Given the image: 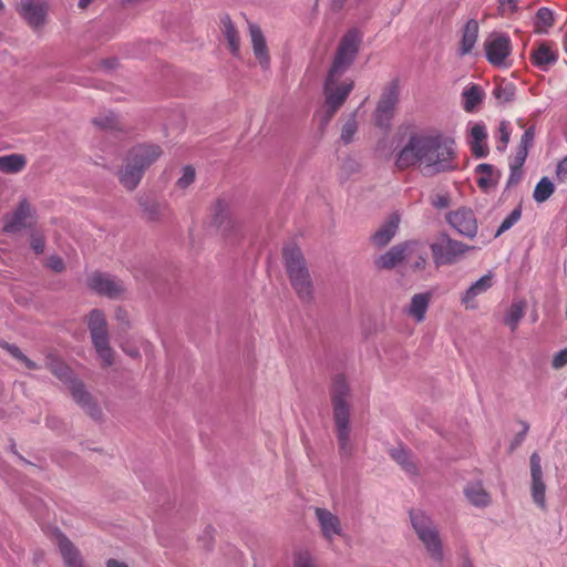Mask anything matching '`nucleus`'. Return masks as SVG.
Returning <instances> with one entry per match:
<instances>
[{"label":"nucleus","instance_id":"obj_1","mask_svg":"<svg viewBox=\"0 0 567 567\" xmlns=\"http://www.w3.org/2000/svg\"><path fill=\"white\" fill-rule=\"evenodd\" d=\"M360 41L361 39L357 30L349 31L340 41L333 63L323 84L322 127L329 124L353 90V80L344 78V73L354 61Z\"/></svg>","mask_w":567,"mask_h":567},{"label":"nucleus","instance_id":"obj_2","mask_svg":"<svg viewBox=\"0 0 567 567\" xmlns=\"http://www.w3.org/2000/svg\"><path fill=\"white\" fill-rule=\"evenodd\" d=\"M454 141L441 135L414 134L399 152L395 165L408 168L419 164L426 174L452 171L454 164Z\"/></svg>","mask_w":567,"mask_h":567},{"label":"nucleus","instance_id":"obj_3","mask_svg":"<svg viewBox=\"0 0 567 567\" xmlns=\"http://www.w3.org/2000/svg\"><path fill=\"white\" fill-rule=\"evenodd\" d=\"M349 395L350 386L346 377L337 375L332 382L331 400L339 453L342 457H350L354 452V443L351 439Z\"/></svg>","mask_w":567,"mask_h":567},{"label":"nucleus","instance_id":"obj_4","mask_svg":"<svg viewBox=\"0 0 567 567\" xmlns=\"http://www.w3.org/2000/svg\"><path fill=\"white\" fill-rule=\"evenodd\" d=\"M162 155L158 145L141 144L133 147L127 156L125 166L120 172V182L128 190L140 184L144 172Z\"/></svg>","mask_w":567,"mask_h":567},{"label":"nucleus","instance_id":"obj_5","mask_svg":"<svg viewBox=\"0 0 567 567\" xmlns=\"http://www.w3.org/2000/svg\"><path fill=\"white\" fill-rule=\"evenodd\" d=\"M284 260L290 282L298 297L303 301H310L313 296V285L301 250L293 245L286 246L284 248Z\"/></svg>","mask_w":567,"mask_h":567},{"label":"nucleus","instance_id":"obj_6","mask_svg":"<svg viewBox=\"0 0 567 567\" xmlns=\"http://www.w3.org/2000/svg\"><path fill=\"white\" fill-rule=\"evenodd\" d=\"M410 519L417 537L425 546L430 556L440 561L443 557L442 543L439 530L433 520L423 511L413 509L410 512Z\"/></svg>","mask_w":567,"mask_h":567},{"label":"nucleus","instance_id":"obj_7","mask_svg":"<svg viewBox=\"0 0 567 567\" xmlns=\"http://www.w3.org/2000/svg\"><path fill=\"white\" fill-rule=\"evenodd\" d=\"M87 327L92 343L103 365L111 367L114 363V352L110 347L107 323L104 313L99 309H93L87 316Z\"/></svg>","mask_w":567,"mask_h":567},{"label":"nucleus","instance_id":"obj_8","mask_svg":"<svg viewBox=\"0 0 567 567\" xmlns=\"http://www.w3.org/2000/svg\"><path fill=\"white\" fill-rule=\"evenodd\" d=\"M47 365L50 369V371L54 375H56L62 382L69 384V389L73 399L83 408L89 409L90 413L95 416L93 411H95L96 408L95 405L91 404L90 394L85 391L83 383L73 378L70 368L65 365L62 361L52 357L48 358Z\"/></svg>","mask_w":567,"mask_h":567},{"label":"nucleus","instance_id":"obj_9","mask_svg":"<svg viewBox=\"0 0 567 567\" xmlns=\"http://www.w3.org/2000/svg\"><path fill=\"white\" fill-rule=\"evenodd\" d=\"M399 85L394 82L383 90L373 114V121L377 127L384 131L391 127L395 106L399 102Z\"/></svg>","mask_w":567,"mask_h":567},{"label":"nucleus","instance_id":"obj_10","mask_svg":"<svg viewBox=\"0 0 567 567\" xmlns=\"http://www.w3.org/2000/svg\"><path fill=\"white\" fill-rule=\"evenodd\" d=\"M470 249V246L449 237H444L431 245V250L436 265L454 264Z\"/></svg>","mask_w":567,"mask_h":567},{"label":"nucleus","instance_id":"obj_11","mask_svg":"<svg viewBox=\"0 0 567 567\" xmlns=\"http://www.w3.org/2000/svg\"><path fill=\"white\" fill-rule=\"evenodd\" d=\"M530 466V496L534 504L542 511H547L546 484L542 468V458L538 453H533L529 458Z\"/></svg>","mask_w":567,"mask_h":567},{"label":"nucleus","instance_id":"obj_12","mask_svg":"<svg viewBox=\"0 0 567 567\" xmlns=\"http://www.w3.org/2000/svg\"><path fill=\"white\" fill-rule=\"evenodd\" d=\"M487 61L495 66H507L506 58L512 51L511 39L503 33H493L484 42Z\"/></svg>","mask_w":567,"mask_h":567},{"label":"nucleus","instance_id":"obj_13","mask_svg":"<svg viewBox=\"0 0 567 567\" xmlns=\"http://www.w3.org/2000/svg\"><path fill=\"white\" fill-rule=\"evenodd\" d=\"M446 220L462 236L474 238L477 234V220L470 208L461 207L449 213Z\"/></svg>","mask_w":567,"mask_h":567},{"label":"nucleus","instance_id":"obj_14","mask_svg":"<svg viewBox=\"0 0 567 567\" xmlns=\"http://www.w3.org/2000/svg\"><path fill=\"white\" fill-rule=\"evenodd\" d=\"M417 250L416 241H406L399 244L390 248L385 254L381 255L377 260L375 265L380 269H392L400 262L410 260L413 254Z\"/></svg>","mask_w":567,"mask_h":567},{"label":"nucleus","instance_id":"obj_15","mask_svg":"<svg viewBox=\"0 0 567 567\" xmlns=\"http://www.w3.org/2000/svg\"><path fill=\"white\" fill-rule=\"evenodd\" d=\"M87 285L99 295H103L109 298H118L125 291V287L122 281L103 272L92 274L87 279Z\"/></svg>","mask_w":567,"mask_h":567},{"label":"nucleus","instance_id":"obj_16","mask_svg":"<svg viewBox=\"0 0 567 567\" xmlns=\"http://www.w3.org/2000/svg\"><path fill=\"white\" fill-rule=\"evenodd\" d=\"M17 10L32 28H39L45 22L48 6L43 0H21Z\"/></svg>","mask_w":567,"mask_h":567},{"label":"nucleus","instance_id":"obj_17","mask_svg":"<svg viewBox=\"0 0 567 567\" xmlns=\"http://www.w3.org/2000/svg\"><path fill=\"white\" fill-rule=\"evenodd\" d=\"M468 131V145L472 154L476 158L486 157L489 153L486 125L483 122H470Z\"/></svg>","mask_w":567,"mask_h":567},{"label":"nucleus","instance_id":"obj_18","mask_svg":"<svg viewBox=\"0 0 567 567\" xmlns=\"http://www.w3.org/2000/svg\"><path fill=\"white\" fill-rule=\"evenodd\" d=\"M52 539L59 548L64 567H80L84 564L80 550L60 530L53 532Z\"/></svg>","mask_w":567,"mask_h":567},{"label":"nucleus","instance_id":"obj_19","mask_svg":"<svg viewBox=\"0 0 567 567\" xmlns=\"http://www.w3.org/2000/svg\"><path fill=\"white\" fill-rule=\"evenodd\" d=\"M315 515L324 539L332 542L336 537L342 535L341 522L337 515L321 507L315 508Z\"/></svg>","mask_w":567,"mask_h":567},{"label":"nucleus","instance_id":"obj_20","mask_svg":"<svg viewBox=\"0 0 567 567\" xmlns=\"http://www.w3.org/2000/svg\"><path fill=\"white\" fill-rule=\"evenodd\" d=\"M32 217L30 204L23 199L19 203L16 210L6 218L3 230L6 233H17L29 226L28 219Z\"/></svg>","mask_w":567,"mask_h":567},{"label":"nucleus","instance_id":"obj_21","mask_svg":"<svg viewBox=\"0 0 567 567\" xmlns=\"http://www.w3.org/2000/svg\"><path fill=\"white\" fill-rule=\"evenodd\" d=\"M494 285V276L488 272L476 280L461 297L462 303L467 309H475L477 303L475 298L480 295L485 293Z\"/></svg>","mask_w":567,"mask_h":567},{"label":"nucleus","instance_id":"obj_22","mask_svg":"<svg viewBox=\"0 0 567 567\" xmlns=\"http://www.w3.org/2000/svg\"><path fill=\"white\" fill-rule=\"evenodd\" d=\"M249 34L255 58L258 60L262 69H267L269 66L270 58L268 53L266 39L260 28L254 23H250Z\"/></svg>","mask_w":567,"mask_h":567},{"label":"nucleus","instance_id":"obj_23","mask_svg":"<svg viewBox=\"0 0 567 567\" xmlns=\"http://www.w3.org/2000/svg\"><path fill=\"white\" fill-rule=\"evenodd\" d=\"M400 225V216L392 214L389 218L380 226V228L372 235L371 240L378 247L388 245L391 239L395 236Z\"/></svg>","mask_w":567,"mask_h":567},{"label":"nucleus","instance_id":"obj_24","mask_svg":"<svg viewBox=\"0 0 567 567\" xmlns=\"http://www.w3.org/2000/svg\"><path fill=\"white\" fill-rule=\"evenodd\" d=\"M533 62L543 71H547L558 59L557 49L548 42H543L534 50Z\"/></svg>","mask_w":567,"mask_h":567},{"label":"nucleus","instance_id":"obj_25","mask_svg":"<svg viewBox=\"0 0 567 567\" xmlns=\"http://www.w3.org/2000/svg\"><path fill=\"white\" fill-rule=\"evenodd\" d=\"M485 97L484 90L477 84H468L462 92L463 109L467 113L476 111Z\"/></svg>","mask_w":567,"mask_h":567},{"label":"nucleus","instance_id":"obj_26","mask_svg":"<svg viewBox=\"0 0 567 567\" xmlns=\"http://www.w3.org/2000/svg\"><path fill=\"white\" fill-rule=\"evenodd\" d=\"M219 27H220L221 34L224 35L225 40L228 43V48H229L230 52L234 55H238L239 48H240V39H239L238 31L234 27L230 18L228 16H223L220 18Z\"/></svg>","mask_w":567,"mask_h":567},{"label":"nucleus","instance_id":"obj_27","mask_svg":"<svg viewBox=\"0 0 567 567\" xmlns=\"http://www.w3.org/2000/svg\"><path fill=\"white\" fill-rule=\"evenodd\" d=\"M478 37V23L476 20L471 19L464 25L463 35L460 47V55L470 54L475 47Z\"/></svg>","mask_w":567,"mask_h":567},{"label":"nucleus","instance_id":"obj_28","mask_svg":"<svg viewBox=\"0 0 567 567\" xmlns=\"http://www.w3.org/2000/svg\"><path fill=\"white\" fill-rule=\"evenodd\" d=\"M464 493L467 501L476 507H486L491 503V496L481 483L468 484Z\"/></svg>","mask_w":567,"mask_h":567},{"label":"nucleus","instance_id":"obj_29","mask_svg":"<svg viewBox=\"0 0 567 567\" xmlns=\"http://www.w3.org/2000/svg\"><path fill=\"white\" fill-rule=\"evenodd\" d=\"M477 184L482 189L494 187L499 178V173L491 164H480L476 166Z\"/></svg>","mask_w":567,"mask_h":567},{"label":"nucleus","instance_id":"obj_30","mask_svg":"<svg viewBox=\"0 0 567 567\" xmlns=\"http://www.w3.org/2000/svg\"><path fill=\"white\" fill-rule=\"evenodd\" d=\"M430 295L417 293L411 299L408 308V313L413 317L417 322H421L425 318L426 310L429 308Z\"/></svg>","mask_w":567,"mask_h":567},{"label":"nucleus","instance_id":"obj_31","mask_svg":"<svg viewBox=\"0 0 567 567\" xmlns=\"http://www.w3.org/2000/svg\"><path fill=\"white\" fill-rule=\"evenodd\" d=\"M526 302L524 300L514 301L507 309L504 316V323L512 330L515 331L523 317L525 316Z\"/></svg>","mask_w":567,"mask_h":567},{"label":"nucleus","instance_id":"obj_32","mask_svg":"<svg viewBox=\"0 0 567 567\" xmlns=\"http://www.w3.org/2000/svg\"><path fill=\"white\" fill-rule=\"evenodd\" d=\"M391 457L410 475L417 474V467L408 450L402 446L390 451Z\"/></svg>","mask_w":567,"mask_h":567},{"label":"nucleus","instance_id":"obj_33","mask_svg":"<svg viewBox=\"0 0 567 567\" xmlns=\"http://www.w3.org/2000/svg\"><path fill=\"white\" fill-rule=\"evenodd\" d=\"M25 166V159L22 155L10 154L0 156V171L8 174H13L22 171Z\"/></svg>","mask_w":567,"mask_h":567},{"label":"nucleus","instance_id":"obj_34","mask_svg":"<svg viewBox=\"0 0 567 567\" xmlns=\"http://www.w3.org/2000/svg\"><path fill=\"white\" fill-rule=\"evenodd\" d=\"M555 192V185L548 177H543L535 186L533 198L536 203L546 202Z\"/></svg>","mask_w":567,"mask_h":567},{"label":"nucleus","instance_id":"obj_35","mask_svg":"<svg viewBox=\"0 0 567 567\" xmlns=\"http://www.w3.org/2000/svg\"><path fill=\"white\" fill-rule=\"evenodd\" d=\"M141 206L143 207L144 213L151 220H158L162 217H165L169 209L166 204H161L158 202H141Z\"/></svg>","mask_w":567,"mask_h":567},{"label":"nucleus","instance_id":"obj_36","mask_svg":"<svg viewBox=\"0 0 567 567\" xmlns=\"http://www.w3.org/2000/svg\"><path fill=\"white\" fill-rule=\"evenodd\" d=\"M357 112L358 111H354L353 113H351L350 116L344 122V124L342 125L340 140L344 144L351 143L354 138L357 131H358Z\"/></svg>","mask_w":567,"mask_h":567},{"label":"nucleus","instance_id":"obj_37","mask_svg":"<svg viewBox=\"0 0 567 567\" xmlns=\"http://www.w3.org/2000/svg\"><path fill=\"white\" fill-rule=\"evenodd\" d=\"M494 99L501 103L511 102L515 96V86L512 83L498 84L493 90Z\"/></svg>","mask_w":567,"mask_h":567},{"label":"nucleus","instance_id":"obj_38","mask_svg":"<svg viewBox=\"0 0 567 567\" xmlns=\"http://www.w3.org/2000/svg\"><path fill=\"white\" fill-rule=\"evenodd\" d=\"M554 22L553 12L548 8H540L536 13V29L540 33H546Z\"/></svg>","mask_w":567,"mask_h":567},{"label":"nucleus","instance_id":"obj_39","mask_svg":"<svg viewBox=\"0 0 567 567\" xmlns=\"http://www.w3.org/2000/svg\"><path fill=\"white\" fill-rule=\"evenodd\" d=\"M497 134L499 143L497 144L496 150L501 153H504L511 140V123L506 120L501 121L498 124Z\"/></svg>","mask_w":567,"mask_h":567},{"label":"nucleus","instance_id":"obj_40","mask_svg":"<svg viewBox=\"0 0 567 567\" xmlns=\"http://www.w3.org/2000/svg\"><path fill=\"white\" fill-rule=\"evenodd\" d=\"M522 217V208L516 207L512 213L501 223L498 229L495 233V237L501 236L505 231L509 230Z\"/></svg>","mask_w":567,"mask_h":567},{"label":"nucleus","instance_id":"obj_41","mask_svg":"<svg viewBox=\"0 0 567 567\" xmlns=\"http://www.w3.org/2000/svg\"><path fill=\"white\" fill-rule=\"evenodd\" d=\"M426 257L427 252L425 250V247L417 243V250L413 254L410 260H406V262H409L413 269L421 270L425 267Z\"/></svg>","mask_w":567,"mask_h":567},{"label":"nucleus","instance_id":"obj_42","mask_svg":"<svg viewBox=\"0 0 567 567\" xmlns=\"http://www.w3.org/2000/svg\"><path fill=\"white\" fill-rule=\"evenodd\" d=\"M94 124L104 130H112L117 126V116L113 112H107L96 116L93 120Z\"/></svg>","mask_w":567,"mask_h":567},{"label":"nucleus","instance_id":"obj_43","mask_svg":"<svg viewBox=\"0 0 567 567\" xmlns=\"http://www.w3.org/2000/svg\"><path fill=\"white\" fill-rule=\"evenodd\" d=\"M12 357L23 362L29 369H37V364L28 359L16 344H9L7 342L0 343Z\"/></svg>","mask_w":567,"mask_h":567},{"label":"nucleus","instance_id":"obj_44","mask_svg":"<svg viewBox=\"0 0 567 567\" xmlns=\"http://www.w3.org/2000/svg\"><path fill=\"white\" fill-rule=\"evenodd\" d=\"M293 567H317V565L308 551L300 550L295 556Z\"/></svg>","mask_w":567,"mask_h":567},{"label":"nucleus","instance_id":"obj_45","mask_svg":"<svg viewBox=\"0 0 567 567\" xmlns=\"http://www.w3.org/2000/svg\"><path fill=\"white\" fill-rule=\"evenodd\" d=\"M195 181V169L192 166H185L182 171V176L177 179L179 188H186Z\"/></svg>","mask_w":567,"mask_h":567},{"label":"nucleus","instance_id":"obj_46","mask_svg":"<svg viewBox=\"0 0 567 567\" xmlns=\"http://www.w3.org/2000/svg\"><path fill=\"white\" fill-rule=\"evenodd\" d=\"M534 138H535V128H534V126H530L527 130H525V132L520 138L518 148H525V151L528 152L529 147H532L534 144Z\"/></svg>","mask_w":567,"mask_h":567},{"label":"nucleus","instance_id":"obj_47","mask_svg":"<svg viewBox=\"0 0 567 567\" xmlns=\"http://www.w3.org/2000/svg\"><path fill=\"white\" fill-rule=\"evenodd\" d=\"M527 155H528V152L525 151V148L517 147L515 156L512 159L509 166H515V168H522L527 158Z\"/></svg>","mask_w":567,"mask_h":567},{"label":"nucleus","instance_id":"obj_48","mask_svg":"<svg viewBox=\"0 0 567 567\" xmlns=\"http://www.w3.org/2000/svg\"><path fill=\"white\" fill-rule=\"evenodd\" d=\"M226 210H227V205L225 202L219 200L216 203V205L214 207V219H215L216 224L223 223V220L225 218Z\"/></svg>","mask_w":567,"mask_h":567},{"label":"nucleus","instance_id":"obj_49","mask_svg":"<svg viewBox=\"0 0 567 567\" xmlns=\"http://www.w3.org/2000/svg\"><path fill=\"white\" fill-rule=\"evenodd\" d=\"M567 364V348L558 351L554 358L551 365L555 369H560Z\"/></svg>","mask_w":567,"mask_h":567},{"label":"nucleus","instance_id":"obj_50","mask_svg":"<svg viewBox=\"0 0 567 567\" xmlns=\"http://www.w3.org/2000/svg\"><path fill=\"white\" fill-rule=\"evenodd\" d=\"M31 247L35 254H42L44 251V239L38 234L31 236Z\"/></svg>","mask_w":567,"mask_h":567},{"label":"nucleus","instance_id":"obj_51","mask_svg":"<svg viewBox=\"0 0 567 567\" xmlns=\"http://www.w3.org/2000/svg\"><path fill=\"white\" fill-rule=\"evenodd\" d=\"M556 176L561 182L567 181V156L557 164Z\"/></svg>","mask_w":567,"mask_h":567},{"label":"nucleus","instance_id":"obj_52","mask_svg":"<svg viewBox=\"0 0 567 567\" xmlns=\"http://www.w3.org/2000/svg\"><path fill=\"white\" fill-rule=\"evenodd\" d=\"M48 267L55 272H61L64 269V262L60 257L51 256L48 259Z\"/></svg>","mask_w":567,"mask_h":567},{"label":"nucleus","instance_id":"obj_53","mask_svg":"<svg viewBox=\"0 0 567 567\" xmlns=\"http://www.w3.org/2000/svg\"><path fill=\"white\" fill-rule=\"evenodd\" d=\"M509 167H511V174H509L507 184L514 185V184L518 183L522 178V168H515V166H509Z\"/></svg>","mask_w":567,"mask_h":567},{"label":"nucleus","instance_id":"obj_54","mask_svg":"<svg viewBox=\"0 0 567 567\" xmlns=\"http://www.w3.org/2000/svg\"><path fill=\"white\" fill-rule=\"evenodd\" d=\"M498 2L504 12H513L517 7L518 0H498Z\"/></svg>","mask_w":567,"mask_h":567},{"label":"nucleus","instance_id":"obj_55","mask_svg":"<svg viewBox=\"0 0 567 567\" xmlns=\"http://www.w3.org/2000/svg\"><path fill=\"white\" fill-rule=\"evenodd\" d=\"M432 204L437 208H445L449 206V198L444 195L436 196Z\"/></svg>","mask_w":567,"mask_h":567},{"label":"nucleus","instance_id":"obj_56","mask_svg":"<svg viewBox=\"0 0 567 567\" xmlns=\"http://www.w3.org/2000/svg\"><path fill=\"white\" fill-rule=\"evenodd\" d=\"M106 567H127V565L116 559H110Z\"/></svg>","mask_w":567,"mask_h":567},{"label":"nucleus","instance_id":"obj_57","mask_svg":"<svg viewBox=\"0 0 567 567\" xmlns=\"http://www.w3.org/2000/svg\"><path fill=\"white\" fill-rule=\"evenodd\" d=\"M347 0H332V8L339 10L343 7Z\"/></svg>","mask_w":567,"mask_h":567},{"label":"nucleus","instance_id":"obj_58","mask_svg":"<svg viewBox=\"0 0 567 567\" xmlns=\"http://www.w3.org/2000/svg\"><path fill=\"white\" fill-rule=\"evenodd\" d=\"M126 312L123 311L122 309H118L117 312H116V319L117 320H121V321H126Z\"/></svg>","mask_w":567,"mask_h":567},{"label":"nucleus","instance_id":"obj_59","mask_svg":"<svg viewBox=\"0 0 567 567\" xmlns=\"http://www.w3.org/2000/svg\"><path fill=\"white\" fill-rule=\"evenodd\" d=\"M93 0H79V7L84 9L86 8Z\"/></svg>","mask_w":567,"mask_h":567},{"label":"nucleus","instance_id":"obj_60","mask_svg":"<svg viewBox=\"0 0 567 567\" xmlns=\"http://www.w3.org/2000/svg\"><path fill=\"white\" fill-rule=\"evenodd\" d=\"M131 357H136L138 352L136 350L126 351Z\"/></svg>","mask_w":567,"mask_h":567},{"label":"nucleus","instance_id":"obj_61","mask_svg":"<svg viewBox=\"0 0 567 567\" xmlns=\"http://www.w3.org/2000/svg\"><path fill=\"white\" fill-rule=\"evenodd\" d=\"M4 9V4L3 2L0 0V10H3Z\"/></svg>","mask_w":567,"mask_h":567},{"label":"nucleus","instance_id":"obj_62","mask_svg":"<svg viewBox=\"0 0 567 567\" xmlns=\"http://www.w3.org/2000/svg\"><path fill=\"white\" fill-rule=\"evenodd\" d=\"M463 567H473V565H472V564H470V563H467V564H464V566H463Z\"/></svg>","mask_w":567,"mask_h":567}]
</instances>
